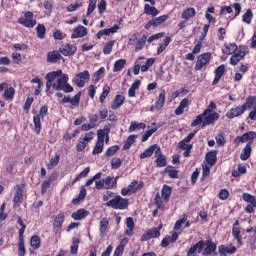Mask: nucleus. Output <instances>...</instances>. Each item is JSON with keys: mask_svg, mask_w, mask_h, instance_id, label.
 Masks as SVG:
<instances>
[{"mask_svg": "<svg viewBox=\"0 0 256 256\" xmlns=\"http://www.w3.org/2000/svg\"><path fill=\"white\" fill-rule=\"evenodd\" d=\"M164 171L165 173H168V177H171V179H177V176L179 175V171L171 166L166 167Z\"/></svg>", "mask_w": 256, "mask_h": 256, "instance_id": "nucleus-47", "label": "nucleus"}, {"mask_svg": "<svg viewBox=\"0 0 256 256\" xmlns=\"http://www.w3.org/2000/svg\"><path fill=\"white\" fill-rule=\"evenodd\" d=\"M145 41H147V36L143 35V37L136 42L135 51H141L143 47H145Z\"/></svg>", "mask_w": 256, "mask_h": 256, "instance_id": "nucleus-53", "label": "nucleus"}, {"mask_svg": "<svg viewBox=\"0 0 256 256\" xmlns=\"http://www.w3.org/2000/svg\"><path fill=\"white\" fill-rule=\"evenodd\" d=\"M189 105V98H184L179 106L175 109V115H183V111H185V107Z\"/></svg>", "mask_w": 256, "mask_h": 256, "instance_id": "nucleus-33", "label": "nucleus"}, {"mask_svg": "<svg viewBox=\"0 0 256 256\" xmlns=\"http://www.w3.org/2000/svg\"><path fill=\"white\" fill-rule=\"evenodd\" d=\"M242 199H243L244 201H246V203H251V205H252L253 207H256L255 196H253V195H251V194H249V193H244V194L242 195Z\"/></svg>", "mask_w": 256, "mask_h": 256, "instance_id": "nucleus-45", "label": "nucleus"}, {"mask_svg": "<svg viewBox=\"0 0 256 256\" xmlns=\"http://www.w3.org/2000/svg\"><path fill=\"white\" fill-rule=\"evenodd\" d=\"M155 157H156V165L157 167H166L167 166V157L163 155V152H161V147L158 146V149L155 151Z\"/></svg>", "mask_w": 256, "mask_h": 256, "instance_id": "nucleus-17", "label": "nucleus"}, {"mask_svg": "<svg viewBox=\"0 0 256 256\" xmlns=\"http://www.w3.org/2000/svg\"><path fill=\"white\" fill-rule=\"evenodd\" d=\"M103 134L99 132L96 145L92 151V155H99V153H103Z\"/></svg>", "mask_w": 256, "mask_h": 256, "instance_id": "nucleus-19", "label": "nucleus"}, {"mask_svg": "<svg viewBox=\"0 0 256 256\" xmlns=\"http://www.w3.org/2000/svg\"><path fill=\"white\" fill-rule=\"evenodd\" d=\"M63 223H65V213L60 212L58 215L55 216L53 229L54 233H57L63 227Z\"/></svg>", "mask_w": 256, "mask_h": 256, "instance_id": "nucleus-16", "label": "nucleus"}, {"mask_svg": "<svg viewBox=\"0 0 256 256\" xmlns=\"http://www.w3.org/2000/svg\"><path fill=\"white\" fill-rule=\"evenodd\" d=\"M249 53V48L247 46H239V49L235 54H232L230 58L231 65H238L239 62L245 58V55Z\"/></svg>", "mask_w": 256, "mask_h": 256, "instance_id": "nucleus-5", "label": "nucleus"}, {"mask_svg": "<svg viewBox=\"0 0 256 256\" xmlns=\"http://www.w3.org/2000/svg\"><path fill=\"white\" fill-rule=\"evenodd\" d=\"M34 121V131L35 133H37V135H39V133H41V117H39V115L34 116L33 118Z\"/></svg>", "mask_w": 256, "mask_h": 256, "instance_id": "nucleus-48", "label": "nucleus"}, {"mask_svg": "<svg viewBox=\"0 0 256 256\" xmlns=\"http://www.w3.org/2000/svg\"><path fill=\"white\" fill-rule=\"evenodd\" d=\"M171 43V37H166L163 40V43L159 45V48L157 50L158 55H161L163 53L164 49H167V46Z\"/></svg>", "mask_w": 256, "mask_h": 256, "instance_id": "nucleus-46", "label": "nucleus"}, {"mask_svg": "<svg viewBox=\"0 0 256 256\" xmlns=\"http://www.w3.org/2000/svg\"><path fill=\"white\" fill-rule=\"evenodd\" d=\"M123 103H125V97H123L122 95H116L115 99L111 104V109H119V107H121Z\"/></svg>", "mask_w": 256, "mask_h": 256, "instance_id": "nucleus-32", "label": "nucleus"}, {"mask_svg": "<svg viewBox=\"0 0 256 256\" xmlns=\"http://www.w3.org/2000/svg\"><path fill=\"white\" fill-rule=\"evenodd\" d=\"M20 25L24 27L33 28L34 25H37V21L33 19V12H26L23 17L18 19Z\"/></svg>", "mask_w": 256, "mask_h": 256, "instance_id": "nucleus-6", "label": "nucleus"}, {"mask_svg": "<svg viewBox=\"0 0 256 256\" xmlns=\"http://www.w3.org/2000/svg\"><path fill=\"white\" fill-rule=\"evenodd\" d=\"M256 97L255 96H249L246 99V102L242 106H237L235 108H232L226 113V117L228 119H235L236 117H241L247 109H251L253 107V103H255Z\"/></svg>", "mask_w": 256, "mask_h": 256, "instance_id": "nucleus-1", "label": "nucleus"}, {"mask_svg": "<svg viewBox=\"0 0 256 256\" xmlns=\"http://www.w3.org/2000/svg\"><path fill=\"white\" fill-rule=\"evenodd\" d=\"M25 189V185L20 184L16 185V192L14 194L13 203L14 207H19L21 203H23V191Z\"/></svg>", "mask_w": 256, "mask_h": 256, "instance_id": "nucleus-14", "label": "nucleus"}, {"mask_svg": "<svg viewBox=\"0 0 256 256\" xmlns=\"http://www.w3.org/2000/svg\"><path fill=\"white\" fill-rule=\"evenodd\" d=\"M217 249V244L210 242L208 246L204 249L202 255L207 256L211 255Z\"/></svg>", "mask_w": 256, "mask_h": 256, "instance_id": "nucleus-44", "label": "nucleus"}, {"mask_svg": "<svg viewBox=\"0 0 256 256\" xmlns=\"http://www.w3.org/2000/svg\"><path fill=\"white\" fill-rule=\"evenodd\" d=\"M219 119V113L212 112L208 113L204 116V121L202 127H207V125H212L213 122L217 121Z\"/></svg>", "mask_w": 256, "mask_h": 256, "instance_id": "nucleus-20", "label": "nucleus"}, {"mask_svg": "<svg viewBox=\"0 0 256 256\" xmlns=\"http://www.w3.org/2000/svg\"><path fill=\"white\" fill-rule=\"evenodd\" d=\"M90 78L91 75L89 74V71L85 70L76 74V77L73 79V83H75L77 87L83 88L85 87V81L89 80Z\"/></svg>", "mask_w": 256, "mask_h": 256, "instance_id": "nucleus-7", "label": "nucleus"}, {"mask_svg": "<svg viewBox=\"0 0 256 256\" xmlns=\"http://www.w3.org/2000/svg\"><path fill=\"white\" fill-rule=\"evenodd\" d=\"M144 13L146 15H152V17H157V15H159V10H157V8H155L149 4H145Z\"/></svg>", "mask_w": 256, "mask_h": 256, "instance_id": "nucleus-35", "label": "nucleus"}, {"mask_svg": "<svg viewBox=\"0 0 256 256\" xmlns=\"http://www.w3.org/2000/svg\"><path fill=\"white\" fill-rule=\"evenodd\" d=\"M140 189H143V184H138L137 181H133L127 188H123L121 190V195L124 197L127 195H132V193H137V191Z\"/></svg>", "mask_w": 256, "mask_h": 256, "instance_id": "nucleus-12", "label": "nucleus"}, {"mask_svg": "<svg viewBox=\"0 0 256 256\" xmlns=\"http://www.w3.org/2000/svg\"><path fill=\"white\" fill-rule=\"evenodd\" d=\"M81 5H83L81 2H76L75 4H70L67 7V11L69 13H73V11H76L77 9H79V7H81Z\"/></svg>", "mask_w": 256, "mask_h": 256, "instance_id": "nucleus-61", "label": "nucleus"}, {"mask_svg": "<svg viewBox=\"0 0 256 256\" xmlns=\"http://www.w3.org/2000/svg\"><path fill=\"white\" fill-rule=\"evenodd\" d=\"M204 112L196 117V119L191 123V127H197V125H203V121H205Z\"/></svg>", "mask_w": 256, "mask_h": 256, "instance_id": "nucleus-52", "label": "nucleus"}, {"mask_svg": "<svg viewBox=\"0 0 256 256\" xmlns=\"http://www.w3.org/2000/svg\"><path fill=\"white\" fill-rule=\"evenodd\" d=\"M89 215V212L85 209H79L78 211L72 213L71 217L75 221H81V219H85Z\"/></svg>", "mask_w": 256, "mask_h": 256, "instance_id": "nucleus-27", "label": "nucleus"}, {"mask_svg": "<svg viewBox=\"0 0 256 256\" xmlns=\"http://www.w3.org/2000/svg\"><path fill=\"white\" fill-rule=\"evenodd\" d=\"M239 47H237V45L235 43H230L225 45V47L223 48V53L225 55H233L238 51Z\"/></svg>", "mask_w": 256, "mask_h": 256, "instance_id": "nucleus-28", "label": "nucleus"}, {"mask_svg": "<svg viewBox=\"0 0 256 256\" xmlns=\"http://www.w3.org/2000/svg\"><path fill=\"white\" fill-rule=\"evenodd\" d=\"M197 131L190 133L184 140L180 141L178 147L184 151V157H189L191 155V150L193 149V145L189 144L191 139L195 137Z\"/></svg>", "mask_w": 256, "mask_h": 256, "instance_id": "nucleus-3", "label": "nucleus"}, {"mask_svg": "<svg viewBox=\"0 0 256 256\" xmlns=\"http://www.w3.org/2000/svg\"><path fill=\"white\" fill-rule=\"evenodd\" d=\"M59 51L64 57H71L77 53V47L71 44H62Z\"/></svg>", "mask_w": 256, "mask_h": 256, "instance_id": "nucleus-15", "label": "nucleus"}, {"mask_svg": "<svg viewBox=\"0 0 256 256\" xmlns=\"http://www.w3.org/2000/svg\"><path fill=\"white\" fill-rule=\"evenodd\" d=\"M121 165H123V162H121V158L115 157L111 159V169H113V171H117V169H119Z\"/></svg>", "mask_w": 256, "mask_h": 256, "instance_id": "nucleus-49", "label": "nucleus"}, {"mask_svg": "<svg viewBox=\"0 0 256 256\" xmlns=\"http://www.w3.org/2000/svg\"><path fill=\"white\" fill-rule=\"evenodd\" d=\"M119 29H120L119 25L116 24L109 29H104L102 31H99V33H117V31H119Z\"/></svg>", "mask_w": 256, "mask_h": 256, "instance_id": "nucleus-62", "label": "nucleus"}, {"mask_svg": "<svg viewBox=\"0 0 256 256\" xmlns=\"http://www.w3.org/2000/svg\"><path fill=\"white\" fill-rule=\"evenodd\" d=\"M195 15H197V11H195V8L190 7V8H186L183 12H182V19H185L186 21H188V19H192V17H195Z\"/></svg>", "mask_w": 256, "mask_h": 256, "instance_id": "nucleus-30", "label": "nucleus"}, {"mask_svg": "<svg viewBox=\"0 0 256 256\" xmlns=\"http://www.w3.org/2000/svg\"><path fill=\"white\" fill-rule=\"evenodd\" d=\"M57 81L53 83L55 91H63L64 93H73V86L69 85V75L61 74L56 78Z\"/></svg>", "mask_w": 256, "mask_h": 256, "instance_id": "nucleus-2", "label": "nucleus"}, {"mask_svg": "<svg viewBox=\"0 0 256 256\" xmlns=\"http://www.w3.org/2000/svg\"><path fill=\"white\" fill-rule=\"evenodd\" d=\"M137 140V135H130L124 145H123V149L124 151H127V149H131V145H133V143H135V141Z\"/></svg>", "mask_w": 256, "mask_h": 256, "instance_id": "nucleus-37", "label": "nucleus"}, {"mask_svg": "<svg viewBox=\"0 0 256 256\" xmlns=\"http://www.w3.org/2000/svg\"><path fill=\"white\" fill-rule=\"evenodd\" d=\"M147 125L145 123H139L137 121H132L129 127V133H133V131H137V129H145Z\"/></svg>", "mask_w": 256, "mask_h": 256, "instance_id": "nucleus-36", "label": "nucleus"}, {"mask_svg": "<svg viewBox=\"0 0 256 256\" xmlns=\"http://www.w3.org/2000/svg\"><path fill=\"white\" fill-rule=\"evenodd\" d=\"M107 207H112V209H127L129 207V200L121 197V196H116L112 200L108 201L106 203Z\"/></svg>", "mask_w": 256, "mask_h": 256, "instance_id": "nucleus-4", "label": "nucleus"}, {"mask_svg": "<svg viewBox=\"0 0 256 256\" xmlns=\"http://www.w3.org/2000/svg\"><path fill=\"white\" fill-rule=\"evenodd\" d=\"M87 147V142H85L83 139L79 140V142L76 145V151L81 152Z\"/></svg>", "mask_w": 256, "mask_h": 256, "instance_id": "nucleus-63", "label": "nucleus"}, {"mask_svg": "<svg viewBox=\"0 0 256 256\" xmlns=\"http://www.w3.org/2000/svg\"><path fill=\"white\" fill-rule=\"evenodd\" d=\"M209 173H211V167L207 164L202 165V179H205V177H209Z\"/></svg>", "mask_w": 256, "mask_h": 256, "instance_id": "nucleus-60", "label": "nucleus"}, {"mask_svg": "<svg viewBox=\"0 0 256 256\" xmlns=\"http://www.w3.org/2000/svg\"><path fill=\"white\" fill-rule=\"evenodd\" d=\"M61 59H63V56L60 50H53L47 54L48 63H57V61H61Z\"/></svg>", "mask_w": 256, "mask_h": 256, "instance_id": "nucleus-18", "label": "nucleus"}, {"mask_svg": "<svg viewBox=\"0 0 256 256\" xmlns=\"http://www.w3.org/2000/svg\"><path fill=\"white\" fill-rule=\"evenodd\" d=\"M243 23H246L247 25H250L251 21H253V11L251 9H248L244 15L242 16Z\"/></svg>", "mask_w": 256, "mask_h": 256, "instance_id": "nucleus-40", "label": "nucleus"}, {"mask_svg": "<svg viewBox=\"0 0 256 256\" xmlns=\"http://www.w3.org/2000/svg\"><path fill=\"white\" fill-rule=\"evenodd\" d=\"M218 251L220 253V255H233V253H235L237 251V248L235 246L232 247H227L225 245H221L218 247Z\"/></svg>", "mask_w": 256, "mask_h": 256, "instance_id": "nucleus-26", "label": "nucleus"}, {"mask_svg": "<svg viewBox=\"0 0 256 256\" xmlns=\"http://www.w3.org/2000/svg\"><path fill=\"white\" fill-rule=\"evenodd\" d=\"M219 199H221L222 201L229 199V191H227L226 189L221 190L219 193Z\"/></svg>", "mask_w": 256, "mask_h": 256, "instance_id": "nucleus-64", "label": "nucleus"}, {"mask_svg": "<svg viewBox=\"0 0 256 256\" xmlns=\"http://www.w3.org/2000/svg\"><path fill=\"white\" fill-rule=\"evenodd\" d=\"M117 151H119V146L114 145L107 149V151L105 152V157H113V155H115Z\"/></svg>", "mask_w": 256, "mask_h": 256, "instance_id": "nucleus-55", "label": "nucleus"}, {"mask_svg": "<svg viewBox=\"0 0 256 256\" xmlns=\"http://www.w3.org/2000/svg\"><path fill=\"white\" fill-rule=\"evenodd\" d=\"M187 223V215H183L182 219H179L174 225V231H180L183 224Z\"/></svg>", "mask_w": 256, "mask_h": 256, "instance_id": "nucleus-50", "label": "nucleus"}, {"mask_svg": "<svg viewBox=\"0 0 256 256\" xmlns=\"http://www.w3.org/2000/svg\"><path fill=\"white\" fill-rule=\"evenodd\" d=\"M105 73V68L101 67L98 71H96L92 76V81H95V83L99 82V77Z\"/></svg>", "mask_w": 256, "mask_h": 256, "instance_id": "nucleus-56", "label": "nucleus"}, {"mask_svg": "<svg viewBox=\"0 0 256 256\" xmlns=\"http://www.w3.org/2000/svg\"><path fill=\"white\" fill-rule=\"evenodd\" d=\"M156 131H157V127H154L148 130L145 134H143L142 142L145 143V141H147V139H149V137H151V135H153V133H155Z\"/></svg>", "mask_w": 256, "mask_h": 256, "instance_id": "nucleus-59", "label": "nucleus"}, {"mask_svg": "<svg viewBox=\"0 0 256 256\" xmlns=\"http://www.w3.org/2000/svg\"><path fill=\"white\" fill-rule=\"evenodd\" d=\"M61 75H63L62 70L52 71L46 75V91H50L51 87L53 88V81L57 79V77H61Z\"/></svg>", "mask_w": 256, "mask_h": 256, "instance_id": "nucleus-10", "label": "nucleus"}, {"mask_svg": "<svg viewBox=\"0 0 256 256\" xmlns=\"http://www.w3.org/2000/svg\"><path fill=\"white\" fill-rule=\"evenodd\" d=\"M79 101H81V92H78L72 99H70V103L73 107H79Z\"/></svg>", "mask_w": 256, "mask_h": 256, "instance_id": "nucleus-57", "label": "nucleus"}, {"mask_svg": "<svg viewBox=\"0 0 256 256\" xmlns=\"http://www.w3.org/2000/svg\"><path fill=\"white\" fill-rule=\"evenodd\" d=\"M159 148V145L154 144L150 146L147 150L140 154V159H147V157H151L155 151Z\"/></svg>", "mask_w": 256, "mask_h": 256, "instance_id": "nucleus-29", "label": "nucleus"}, {"mask_svg": "<svg viewBox=\"0 0 256 256\" xmlns=\"http://www.w3.org/2000/svg\"><path fill=\"white\" fill-rule=\"evenodd\" d=\"M206 161L210 167H213L217 163V151H210L206 155Z\"/></svg>", "mask_w": 256, "mask_h": 256, "instance_id": "nucleus-31", "label": "nucleus"}, {"mask_svg": "<svg viewBox=\"0 0 256 256\" xmlns=\"http://www.w3.org/2000/svg\"><path fill=\"white\" fill-rule=\"evenodd\" d=\"M117 179H119V177H111L108 176L105 179H103L104 181V189H115V187H117Z\"/></svg>", "mask_w": 256, "mask_h": 256, "instance_id": "nucleus-24", "label": "nucleus"}, {"mask_svg": "<svg viewBox=\"0 0 256 256\" xmlns=\"http://www.w3.org/2000/svg\"><path fill=\"white\" fill-rule=\"evenodd\" d=\"M161 229H163V225L160 224L159 227L152 228L146 234L141 237V241H149V239H155L161 236Z\"/></svg>", "mask_w": 256, "mask_h": 256, "instance_id": "nucleus-11", "label": "nucleus"}, {"mask_svg": "<svg viewBox=\"0 0 256 256\" xmlns=\"http://www.w3.org/2000/svg\"><path fill=\"white\" fill-rule=\"evenodd\" d=\"M225 64H222L220 66H218L214 73H215V78L212 82V85H217L219 83V81H221V77H223V75H225Z\"/></svg>", "mask_w": 256, "mask_h": 256, "instance_id": "nucleus-21", "label": "nucleus"}, {"mask_svg": "<svg viewBox=\"0 0 256 256\" xmlns=\"http://www.w3.org/2000/svg\"><path fill=\"white\" fill-rule=\"evenodd\" d=\"M32 249H39L41 247V238L39 236H32L30 239Z\"/></svg>", "mask_w": 256, "mask_h": 256, "instance_id": "nucleus-42", "label": "nucleus"}, {"mask_svg": "<svg viewBox=\"0 0 256 256\" xmlns=\"http://www.w3.org/2000/svg\"><path fill=\"white\" fill-rule=\"evenodd\" d=\"M252 145H253V141H250V142L248 141L242 153L240 154L241 161H247V159L251 157Z\"/></svg>", "mask_w": 256, "mask_h": 256, "instance_id": "nucleus-23", "label": "nucleus"}, {"mask_svg": "<svg viewBox=\"0 0 256 256\" xmlns=\"http://www.w3.org/2000/svg\"><path fill=\"white\" fill-rule=\"evenodd\" d=\"M61 159V155L56 154L54 158L50 159V162L47 164L48 169H53L59 165V160Z\"/></svg>", "mask_w": 256, "mask_h": 256, "instance_id": "nucleus-41", "label": "nucleus"}, {"mask_svg": "<svg viewBox=\"0 0 256 256\" xmlns=\"http://www.w3.org/2000/svg\"><path fill=\"white\" fill-rule=\"evenodd\" d=\"M169 19V17L167 15H162L160 17H157L153 20H151L149 22V24H147V27H149V25H153V27H158V25H161L162 23H165V21Z\"/></svg>", "mask_w": 256, "mask_h": 256, "instance_id": "nucleus-34", "label": "nucleus"}, {"mask_svg": "<svg viewBox=\"0 0 256 256\" xmlns=\"http://www.w3.org/2000/svg\"><path fill=\"white\" fill-rule=\"evenodd\" d=\"M125 65H127V60H125V59L117 60L114 63L113 72L117 73L118 71H121V69H123L125 67Z\"/></svg>", "mask_w": 256, "mask_h": 256, "instance_id": "nucleus-38", "label": "nucleus"}, {"mask_svg": "<svg viewBox=\"0 0 256 256\" xmlns=\"http://www.w3.org/2000/svg\"><path fill=\"white\" fill-rule=\"evenodd\" d=\"M107 227H109V219L103 218L100 221V235L103 237L105 233L107 232Z\"/></svg>", "mask_w": 256, "mask_h": 256, "instance_id": "nucleus-39", "label": "nucleus"}, {"mask_svg": "<svg viewBox=\"0 0 256 256\" xmlns=\"http://www.w3.org/2000/svg\"><path fill=\"white\" fill-rule=\"evenodd\" d=\"M253 139H256V132L250 131L244 133L242 136H237L233 142L235 143V145H239V143H247V141H252L253 143Z\"/></svg>", "mask_w": 256, "mask_h": 256, "instance_id": "nucleus-13", "label": "nucleus"}, {"mask_svg": "<svg viewBox=\"0 0 256 256\" xmlns=\"http://www.w3.org/2000/svg\"><path fill=\"white\" fill-rule=\"evenodd\" d=\"M99 133L102 134L103 145H105V142L109 143V133H111V128L106 126L103 129L98 130L97 131V139H99Z\"/></svg>", "mask_w": 256, "mask_h": 256, "instance_id": "nucleus-25", "label": "nucleus"}, {"mask_svg": "<svg viewBox=\"0 0 256 256\" xmlns=\"http://www.w3.org/2000/svg\"><path fill=\"white\" fill-rule=\"evenodd\" d=\"M164 105H165V90H162L161 93L159 94V97H158V100L156 101L155 106H152L150 110L153 111V109H156V111H161Z\"/></svg>", "mask_w": 256, "mask_h": 256, "instance_id": "nucleus-22", "label": "nucleus"}, {"mask_svg": "<svg viewBox=\"0 0 256 256\" xmlns=\"http://www.w3.org/2000/svg\"><path fill=\"white\" fill-rule=\"evenodd\" d=\"M113 45H115V41L111 40L103 48L104 55H111V51H113Z\"/></svg>", "mask_w": 256, "mask_h": 256, "instance_id": "nucleus-51", "label": "nucleus"}, {"mask_svg": "<svg viewBox=\"0 0 256 256\" xmlns=\"http://www.w3.org/2000/svg\"><path fill=\"white\" fill-rule=\"evenodd\" d=\"M209 61H211V53H204L198 56L196 64H195V70L201 71L203 67H207Z\"/></svg>", "mask_w": 256, "mask_h": 256, "instance_id": "nucleus-8", "label": "nucleus"}, {"mask_svg": "<svg viewBox=\"0 0 256 256\" xmlns=\"http://www.w3.org/2000/svg\"><path fill=\"white\" fill-rule=\"evenodd\" d=\"M162 197L165 199H169V197H171V187L164 185L162 188Z\"/></svg>", "mask_w": 256, "mask_h": 256, "instance_id": "nucleus-58", "label": "nucleus"}, {"mask_svg": "<svg viewBox=\"0 0 256 256\" xmlns=\"http://www.w3.org/2000/svg\"><path fill=\"white\" fill-rule=\"evenodd\" d=\"M61 75H63L62 70L52 71L46 75V91H50L51 87L53 88V81L57 79V77H61Z\"/></svg>", "mask_w": 256, "mask_h": 256, "instance_id": "nucleus-9", "label": "nucleus"}, {"mask_svg": "<svg viewBox=\"0 0 256 256\" xmlns=\"http://www.w3.org/2000/svg\"><path fill=\"white\" fill-rule=\"evenodd\" d=\"M13 97H15V88H13V87L7 88L4 91V99L6 101H11V99H13Z\"/></svg>", "mask_w": 256, "mask_h": 256, "instance_id": "nucleus-43", "label": "nucleus"}, {"mask_svg": "<svg viewBox=\"0 0 256 256\" xmlns=\"http://www.w3.org/2000/svg\"><path fill=\"white\" fill-rule=\"evenodd\" d=\"M97 7V0H89V5H88V9H87V16L89 17V15H91V13H93L95 11Z\"/></svg>", "mask_w": 256, "mask_h": 256, "instance_id": "nucleus-54", "label": "nucleus"}]
</instances>
